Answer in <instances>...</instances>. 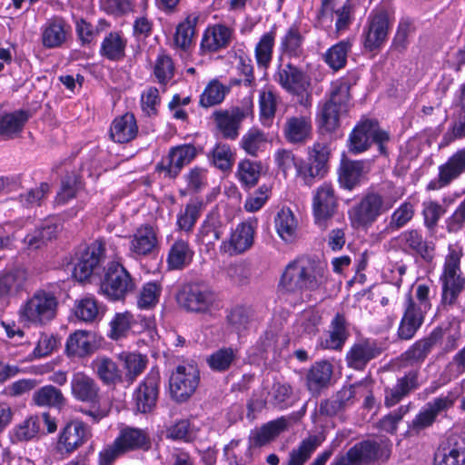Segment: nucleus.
Listing matches in <instances>:
<instances>
[{"label":"nucleus","instance_id":"obj_47","mask_svg":"<svg viewBox=\"0 0 465 465\" xmlns=\"http://www.w3.org/2000/svg\"><path fill=\"white\" fill-rule=\"evenodd\" d=\"M278 235L286 242H292L297 235V220L290 208H282L274 217Z\"/></svg>","mask_w":465,"mask_h":465},{"label":"nucleus","instance_id":"obj_59","mask_svg":"<svg viewBox=\"0 0 465 465\" xmlns=\"http://www.w3.org/2000/svg\"><path fill=\"white\" fill-rule=\"evenodd\" d=\"M262 170L261 162L245 159L240 162L237 175L242 186L252 188L257 184Z\"/></svg>","mask_w":465,"mask_h":465},{"label":"nucleus","instance_id":"obj_5","mask_svg":"<svg viewBox=\"0 0 465 465\" xmlns=\"http://www.w3.org/2000/svg\"><path fill=\"white\" fill-rule=\"evenodd\" d=\"M390 455L387 440H365L355 443L346 453L337 455L331 465H371L386 461Z\"/></svg>","mask_w":465,"mask_h":465},{"label":"nucleus","instance_id":"obj_10","mask_svg":"<svg viewBox=\"0 0 465 465\" xmlns=\"http://www.w3.org/2000/svg\"><path fill=\"white\" fill-rule=\"evenodd\" d=\"M134 282L129 272L118 262H111L101 281V292L112 301H119L134 290Z\"/></svg>","mask_w":465,"mask_h":465},{"label":"nucleus","instance_id":"obj_53","mask_svg":"<svg viewBox=\"0 0 465 465\" xmlns=\"http://www.w3.org/2000/svg\"><path fill=\"white\" fill-rule=\"evenodd\" d=\"M204 208L203 202L200 199L191 200L177 215L176 225L181 231L192 232L197 220Z\"/></svg>","mask_w":465,"mask_h":465},{"label":"nucleus","instance_id":"obj_46","mask_svg":"<svg viewBox=\"0 0 465 465\" xmlns=\"http://www.w3.org/2000/svg\"><path fill=\"white\" fill-rule=\"evenodd\" d=\"M137 322V318L128 311L116 312L109 322L108 337L114 341L125 338Z\"/></svg>","mask_w":465,"mask_h":465},{"label":"nucleus","instance_id":"obj_61","mask_svg":"<svg viewBox=\"0 0 465 465\" xmlns=\"http://www.w3.org/2000/svg\"><path fill=\"white\" fill-rule=\"evenodd\" d=\"M236 359V350L231 347H223L213 352L207 358V363L213 371L223 372L229 370Z\"/></svg>","mask_w":465,"mask_h":465},{"label":"nucleus","instance_id":"obj_62","mask_svg":"<svg viewBox=\"0 0 465 465\" xmlns=\"http://www.w3.org/2000/svg\"><path fill=\"white\" fill-rule=\"evenodd\" d=\"M303 36L296 25H292L282 37L281 50L289 56L298 57L302 53Z\"/></svg>","mask_w":465,"mask_h":465},{"label":"nucleus","instance_id":"obj_55","mask_svg":"<svg viewBox=\"0 0 465 465\" xmlns=\"http://www.w3.org/2000/svg\"><path fill=\"white\" fill-rule=\"evenodd\" d=\"M40 431V418L30 416L16 424L10 431V438L13 443L29 441L37 437Z\"/></svg>","mask_w":465,"mask_h":465},{"label":"nucleus","instance_id":"obj_54","mask_svg":"<svg viewBox=\"0 0 465 465\" xmlns=\"http://www.w3.org/2000/svg\"><path fill=\"white\" fill-rule=\"evenodd\" d=\"M352 43L349 39L341 40L331 46L323 55L324 62L334 71L345 67L348 54L351 52Z\"/></svg>","mask_w":465,"mask_h":465},{"label":"nucleus","instance_id":"obj_15","mask_svg":"<svg viewBox=\"0 0 465 465\" xmlns=\"http://www.w3.org/2000/svg\"><path fill=\"white\" fill-rule=\"evenodd\" d=\"M338 201L334 188L331 183H324L317 188L312 198V213L315 223L326 228L327 223L335 214Z\"/></svg>","mask_w":465,"mask_h":465},{"label":"nucleus","instance_id":"obj_29","mask_svg":"<svg viewBox=\"0 0 465 465\" xmlns=\"http://www.w3.org/2000/svg\"><path fill=\"white\" fill-rule=\"evenodd\" d=\"M233 37V30L227 25L218 24L208 27L201 41V49L206 53H216L227 48Z\"/></svg>","mask_w":465,"mask_h":465},{"label":"nucleus","instance_id":"obj_25","mask_svg":"<svg viewBox=\"0 0 465 465\" xmlns=\"http://www.w3.org/2000/svg\"><path fill=\"white\" fill-rule=\"evenodd\" d=\"M114 441L123 453L134 450L147 451L152 446L151 438L146 430L128 426L120 430Z\"/></svg>","mask_w":465,"mask_h":465},{"label":"nucleus","instance_id":"obj_9","mask_svg":"<svg viewBox=\"0 0 465 465\" xmlns=\"http://www.w3.org/2000/svg\"><path fill=\"white\" fill-rule=\"evenodd\" d=\"M177 302L182 308L189 312L213 314L220 309L216 294L208 287L190 283L179 292Z\"/></svg>","mask_w":465,"mask_h":465},{"label":"nucleus","instance_id":"obj_42","mask_svg":"<svg viewBox=\"0 0 465 465\" xmlns=\"http://www.w3.org/2000/svg\"><path fill=\"white\" fill-rule=\"evenodd\" d=\"M92 367L100 381L107 386L122 381V371L117 364L108 357H98L92 361Z\"/></svg>","mask_w":465,"mask_h":465},{"label":"nucleus","instance_id":"obj_24","mask_svg":"<svg viewBox=\"0 0 465 465\" xmlns=\"http://www.w3.org/2000/svg\"><path fill=\"white\" fill-rule=\"evenodd\" d=\"M381 353V349L372 340H361L355 342L346 354L349 367L361 371L373 359Z\"/></svg>","mask_w":465,"mask_h":465},{"label":"nucleus","instance_id":"obj_45","mask_svg":"<svg viewBox=\"0 0 465 465\" xmlns=\"http://www.w3.org/2000/svg\"><path fill=\"white\" fill-rule=\"evenodd\" d=\"M332 375V366L326 361L315 362L308 371L306 380L308 389L318 392L326 387Z\"/></svg>","mask_w":465,"mask_h":465},{"label":"nucleus","instance_id":"obj_19","mask_svg":"<svg viewBox=\"0 0 465 465\" xmlns=\"http://www.w3.org/2000/svg\"><path fill=\"white\" fill-rule=\"evenodd\" d=\"M401 250L410 255H417L426 262H431L434 257V245L429 242L418 229H409L401 232L396 238Z\"/></svg>","mask_w":465,"mask_h":465},{"label":"nucleus","instance_id":"obj_11","mask_svg":"<svg viewBox=\"0 0 465 465\" xmlns=\"http://www.w3.org/2000/svg\"><path fill=\"white\" fill-rule=\"evenodd\" d=\"M105 242L97 239L88 245L77 257L74 266L73 276L76 281L84 282L100 273L104 261Z\"/></svg>","mask_w":465,"mask_h":465},{"label":"nucleus","instance_id":"obj_7","mask_svg":"<svg viewBox=\"0 0 465 465\" xmlns=\"http://www.w3.org/2000/svg\"><path fill=\"white\" fill-rule=\"evenodd\" d=\"M57 305V299L53 293L37 291L21 305L19 320L26 324H45L55 317Z\"/></svg>","mask_w":465,"mask_h":465},{"label":"nucleus","instance_id":"obj_60","mask_svg":"<svg viewBox=\"0 0 465 465\" xmlns=\"http://www.w3.org/2000/svg\"><path fill=\"white\" fill-rule=\"evenodd\" d=\"M434 345L430 335L414 342L403 354V360L411 365L420 364L430 354Z\"/></svg>","mask_w":465,"mask_h":465},{"label":"nucleus","instance_id":"obj_39","mask_svg":"<svg viewBox=\"0 0 465 465\" xmlns=\"http://www.w3.org/2000/svg\"><path fill=\"white\" fill-rule=\"evenodd\" d=\"M193 254L194 252L187 241L177 239L168 252L166 260L168 267L172 270H183L191 263Z\"/></svg>","mask_w":465,"mask_h":465},{"label":"nucleus","instance_id":"obj_48","mask_svg":"<svg viewBox=\"0 0 465 465\" xmlns=\"http://www.w3.org/2000/svg\"><path fill=\"white\" fill-rule=\"evenodd\" d=\"M430 337L434 347L441 344L445 351H450L457 347L458 341L460 338V331L458 326L447 323L433 329L430 333Z\"/></svg>","mask_w":465,"mask_h":465},{"label":"nucleus","instance_id":"obj_16","mask_svg":"<svg viewBox=\"0 0 465 465\" xmlns=\"http://www.w3.org/2000/svg\"><path fill=\"white\" fill-rule=\"evenodd\" d=\"M438 176L427 185L428 191H437L450 185L465 173V147L457 150L438 168Z\"/></svg>","mask_w":465,"mask_h":465},{"label":"nucleus","instance_id":"obj_57","mask_svg":"<svg viewBox=\"0 0 465 465\" xmlns=\"http://www.w3.org/2000/svg\"><path fill=\"white\" fill-rule=\"evenodd\" d=\"M33 402L39 407H57L64 404L65 399L61 391L53 385H45L33 394Z\"/></svg>","mask_w":465,"mask_h":465},{"label":"nucleus","instance_id":"obj_12","mask_svg":"<svg viewBox=\"0 0 465 465\" xmlns=\"http://www.w3.org/2000/svg\"><path fill=\"white\" fill-rule=\"evenodd\" d=\"M392 21L384 9L372 11L363 29V45L369 51H377L386 43Z\"/></svg>","mask_w":465,"mask_h":465},{"label":"nucleus","instance_id":"obj_37","mask_svg":"<svg viewBox=\"0 0 465 465\" xmlns=\"http://www.w3.org/2000/svg\"><path fill=\"white\" fill-rule=\"evenodd\" d=\"M94 337L91 331L78 330L70 334L66 341V352L69 356L84 358L94 351Z\"/></svg>","mask_w":465,"mask_h":465},{"label":"nucleus","instance_id":"obj_27","mask_svg":"<svg viewBox=\"0 0 465 465\" xmlns=\"http://www.w3.org/2000/svg\"><path fill=\"white\" fill-rule=\"evenodd\" d=\"M419 372L411 371L404 376L399 378L394 385L384 389V405L391 408L398 404L403 398L412 391L419 388Z\"/></svg>","mask_w":465,"mask_h":465},{"label":"nucleus","instance_id":"obj_31","mask_svg":"<svg viewBox=\"0 0 465 465\" xmlns=\"http://www.w3.org/2000/svg\"><path fill=\"white\" fill-rule=\"evenodd\" d=\"M274 79L283 89L292 94L304 91L308 85L304 73L290 63L279 66Z\"/></svg>","mask_w":465,"mask_h":465},{"label":"nucleus","instance_id":"obj_52","mask_svg":"<svg viewBox=\"0 0 465 465\" xmlns=\"http://www.w3.org/2000/svg\"><path fill=\"white\" fill-rule=\"evenodd\" d=\"M424 321V314L404 307L402 318L398 328V337L401 340L408 341L414 337Z\"/></svg>","mask_w":465,"mask_h":465},{"label":"nucleus","instance_id":"obj_30","mask_svg":"<svg viewBox=\"0 0 465 465\" xmlns=\"http://www.w3.org/2000/svg\"><path fill=\"white\" fill-rule=\"evenodd\" d=\"M157 234L150 225L139 227L130 237L129 250L133 257L148 256L156 249Z\"/></svg>","mask_w":465,"mask_h":465},{"label":"nucleus","instance_id":"obj_36","mask_svg":"<svg viewBox=\"0 0 465 465\" xmlns=\"http://www.w3.org/2000/svg\"><path fill=\"white\" fill-rule=\"evenodd\" d=\"M227 230V222L217 212H211L201 224L198 236L204 244H213Z\"/></svg>","mask_w":465,"mask_h":465},{"label":"nucleus","instance_id":"obj_49","mask_svg":"<svg viewBox=\"0 0 465 465\" xmlns=\"http://www.w3.org/2000/svg\"><path fill=\"white\" fill-rule=\"evenodd\" d=\"M104 313V305L94 296H85L75 302L74 314L82 322H94Z\"/></svg>","mask_w":465,"mask_h":465},{"label":"nucleus","instance_id":"obj_35","mask_svg":"<svg viewBox=\"0 0 465 465\" xmlns=\"http://www.w3.org/2000/svg\"><path fill=\"white\" fill-rule=\"evenodd\" d=\"M137 134L138 125L136 119L130 113L116 117L110 126V137L115 143H129L136 137Z\"/></svg>","mask_w":465,"mask_h":465},{"label":"nucleus","instance_id":"obj_18","mask_svg":"<svg viewBox=\"0 0 465 465\" xmlns=\"http://www.w3.org/2000/svg\"><path fill=\"white\" fill-rule=\"evenodd\" d=\"M197 155V150L193 144L184 143L172 147L166 158L163 159L156 166L159 172H164L165 176L175 178Z\"/></svg>","mask_w":465,"mask_h":465},{"label":"nucleus","instance_id":"obj_50","mask_svg":"<svg viewBox=\"0 0 465 465\" xmlns=\"http://www.w3.org/2000/svg\"><path fill=\"white\" fill-rule=\"evenodd\" d=\"M287 427L286 420L283 418L269 421L259 430L253 431L250 437L252 444L255 447H262L274 440Z\"/></svg>","mask_w":465,"mask_h":465},{"label":"nucleus","instance_id":"obj_43","mask_svg":"<svg viewBox=\"0 0 465 465\" xmlns=\"http://www.w3.org/2000/svg\"><path fill=\"white\" fill-rule=\"evenodd\" d=\"M198 19V15L191 14L177 25L173 36V43L177 48L183 51L190 49L195 37Z\"/></svg>","mask_w":465,"mask_h":465},{"label":"nucleus","instance_id":"obj_28","mask_svg":"<svg viewBox=\"0 0 465 465\" xmlns=\"http://www.w3.org/2000/svg\"><path fill=\"white\" fill-rule=\"evenodd\" d=\"M28 272L24 268H14L0 272V302L17 296L26 290Z\"/></svg>","mask_w":465,"mask_h":465},{"label":"nucleus","instance_id":"obj_32","mask_svg":"<svg viewBox=\"0 0 465 465\" xmlns=\"http://www.w3.org/2000/svg\"><path fill=\"white\" fill-rule=\"evenodd\" d=\"M246 114L239 107L229 111L213 113V118L218 130L223 136L229 140H235L239 135V129Z\"/></svg>","mask_w":465,"mask_h":465},{"label":"nucleus","instance_id":"obj_17","mask_svg":"<svg viewBox=\"0 0 465 465\" xmlns=\"http://www.w3.org/2000/svg\"><path fill=\"white\" fill-rule=\"evenodd\" d=\"M72 397L76 401L87 403L92 407L99 406L101 389L97 381L84 371H75L70 380Z\"/></svg>","mask_w":465,"mask_h":465},{"label":"nucleus","instance_id":"obj_63","mask_svg":"<svg viewBox=\"0 0 465 465\" xmlns=\"http://www.w3.org/2000/svg\"><path fill=\"white\" fill-rule=\"evenodd\" d=\"M322 317L313 311H304L297 319L295 331L300 336H313L319 331Z\"/></svg>","mask_w":465,"mask_h":465},{"label":"nucleus","instance_id":"obj_56","mask_svg":"<svg viewBox=\"0 0 465 465\" xmlns=\"http://www.w3.org/2000/svg\"><path fill=\"white\" fill-rule=\"evenodd\" d=\"M267 143L268 138L266 134L263 131L253 127L249 129L242 135L240 144L247 154L256 157L259 153L265 150Z\"/></svg>","mask_w":465,"mask_h":465},{"label":"nucleus","instance_id":"obj_58","mask_svg":"<svg viewBox=\"0 0 465 465\" xmlns=\"http://www.w3.org/2000/svg\"><path fill=\"white\" fill-rule=\"evenodd\" d=\"M229 90V87L223 85L218 80H212L202 93L199 104L204 108L220 104L224 100Z\"/></svg>","mask_w":465,"mask_h":465},{"label":"nucleus","instance_id":"obj_64","mask_svg":"<svg viewBox=\"0 0 465 465\" xmlns=\"http://www.w3.org/2000/svg\"><path fill=\"white\" fill-rule=\"evenodd\" d=\"M414 213V206L411 202L402 203L391 213L386 230L388 232L399 231L412 220Z\"/></svg>","mask_w":465,"mask_h":465},{"label":"nucleus","instance_id":"obj_26","mask_svg":"<svg viewBox=\"0 0 465 465\" xmlns=\"http://www.w3.org/2000/svg\"><path fill=\"white\" fill-rule=\"evenodd\" d=\"M88 439L86 426L78 420L65 425L59 435L57 449L61 452L72 453L82 446Z\"/></svg>","mask_w":465,"mask_h":465},{"label":"nucleus","instance_id":"obj_20","mask_svg":"<svg viewBox=\"0 0 465 465\" xmlns=\"http://www.w3.org/2000/svg\"><path fill=\"white\" fill-rule=\"evenodd\" d=\"M159 372L151 371L134 393L137 411L149 413L155 408L159 395Z\"/></svg>","mask_w":465,"mask_h":465},{"label":"nucleus","instance_id":"obj_22","mask_svg":"<svg viewBox=\"0 0 465 465\" xmlns=\"http://www.w3.org/2000/svg\"><path fill=\"white\" fill-rule=\"evenodd\" d=\"M71 33V26L60 16L48 19L41 27V42L45 48L62 47Z\"/></svg>","mask_w":465,"mask_h":465},{"label":"nucleus","instance_id":"obj_8","mask_svg":"<svg viewBox=\"0 0 465 465\" xmlns=\"http://www.w3.org/2000/svg\"><path fill=\"white\" fill-rule=\"evenodd\" d=\"M389 140V134L379 127L377 121L366 119L358 123L351 132L348 148L350 153L358 154L367 151L375 143L379 152L385 154V143Z\"/></svg>","mask_w":465,"mask_h":465},{"label":"nucleus","instance_id":"obj_23","mask_svg":"<svg viewBox=\"0 0 465 465\" xmlns=\"http://www.w3.org/2000/svg\"><path fill=\"white\" fill-rule=\"evenodd\" d=\"M254 232V228L251 223H239L232 232L230 238L222 242L221 251L230 255L246 252L253 244Z\"/></svg>","mask_w":465,"mask_h":465},{"label":"nucleus","instance_id":"obj_13","mask_svg":"<svg viewBox=\"0 0 465 465\" xmlns=\"http://www.w3.org/2000/svg\"><path fill=\"white\" fill-rule=\"evenodd\" d=\"M200 381L199 371L193 365H179L169 380L170 392L176 401H185L195 391Z\"/></svg>","mask_w":465,"mask_h":465},{"label":"nucleus","instance_id":"obj_21","mask_svg":"<svg viewBox=\"0 0 465 465\" xmlns=\"http://www.w3.org/2000/svg\"><path fill=\"white\" fill-rule=\"evenodd\" d=\"M282 130L284 138L289 143H306L312 135L311 113L287 117Z\"/></svg>","mask_w":465,"mask_h":465},{"label":"nucleus","instance_id":"obj_44","mask_svg":"<svg viewBox=\"0 0 465 465\" xmlns=\"http://www.w3.org/2000/svg\"><path fill=\"white\" fill-rule=\"evenodd\" d=\"M126 45V39L120 33L110 32L101 44L100 54L110 61H121L125 56Z\"/></svg>","mask_w":465,"mask_h":465},{"label":"nucleus","instance_id":"obj_14","mask_svg":"<svg viewBox=\"0 0 465 465\" xmlns=\"http://www.w3.org/2000/svg\"><path fill=\"white\" fill-rule=\"evenodd\" d=\"M433 465H465V432L450 433L440 443Z\"/></svg>","mask_w":465,"mask_h":465},{"label":"nucleus","instance_id":"obj_2","mask_svg":"<svg viewBox=\"0 0 465 465\" xmlns=\"http://www.w3.org/2000/svg\"><path fill=\"white\" fill-rule=\"evenodd\" d=\"M327 268L315 259L302 256L290 262L284 268L279 287L287 293L313 292L326 283Z\"/></svg>","mask_w":465,"mask_h":465},{"label":"nucleus","instance_id":"obj_40","mask_svg":"<svg viewBox=\"0 0 465 465\" xmlns=\"http://www.w3.org/2000/svg\"><path fill=\"white\" fill-rule=\"evenodd\" d=\"M363 169V161L342 159L338 170V179L341 186L348 190H352L360 183Z\"/></svg>","mask_w":465,"mask_h":465},{"label":"nucleus","instance_id":"obj_38","mask_svg":"<svg viewBox=\"0 0 465 465\" xmlns=\"http://www.w3.org/2000/svg\"><path fill=\"white\" fill-rule=\"evenodd\" d=\"M347 321L343 314L336 313L331 322L328 337L322 341L325 349L341 350L349 337Z\"/></svg>","mask_w":465,"mask_h":465},{"label":"nucleus","instance_id":"obj_34","mask_svg":"<svg viewBox=\"0 0 465 465\" xmlns=\"http://www.w3.org/2000/svg\"><path fill=\"white\" fill-rule=\"evenodd\" d=\"M30 118V113L26 110H16L0 115V136L4 140L18 137Z\"/></svg>","mask_w":465,"mask_h":465},{"label":"nucleus","instance_id":"obj_4","mask_svg":"<svg viewBox=\"0 0 465 465\" xmlns=\"http://www.w3.org/2000/svg\"><path fill=\"white\" fill-rule=\"evenodd\" d=\"M351 84L348 81L339 79L331 84L330 98L321 111L322 126L327 132L336 131L341 124V118L345 116L351 106L350 94Z\"/></svg>","mask_w":465,"mask_h":465},{"label":"nucleus","instance_id":"obj_6","mask_svg":"<svg viewBox=\"0 0 465 465\" xmlns=\"http://www.w3.org/2000/svg\"><path fill=\"white\" fill-rule=\"evenodd\" d=\"M395 200L378 193H367L348 212L350 221L355 228H369L384 213L391 210Z\"/></svg>","mask_w":465,"mask_h":465},{"label":"nucleus","instance_id":"obj_1","mask_svg":"<svg viewBox=\"0 0 465 465\" xmlns=\"http://www.w3.org/2000/svg\"><path fill=\"white\" fill-rule=\"evenodd\" d=\"M330 155L331 149L328 143L315 142L308 147L306 160L296 159L291 151L279 150L275 154V162L284 174L294 167L297 178L304 184L312 186L328 173Z\"/></svg>","mask_w":465,"mask_h":465},{"label":"nucleus","instance_id":"obj_41","mask_svg":"<svg viewBox=\"0 0 465 465\" xmlns=\"http://www.w3.org/2000/svg\"><path fill=\"white\" fill-rule=\"evenodd\" d=\"M276 25L260 37L254 47V56L259 68L267 69L272 60L276 39Z\"/></svg>","mask_w":465,"mask_h":465},{"label":"nucleus","instance_id":"obj_33","mask_svg":"<svg viewBox=\"0 0 465 465\" xmlns=\"http://www.w3.org/2000/svg\"><path fill=\"white\" fill-rule=\"evenodd\" d=\"M61 230V223L54 219H51L27 233L23 238V242L27 249L37 250L45 245L48 241L55 238Z\"/></svg>","mask_w":465,"mask_h":465},{"label":"nucleus","instance_id":"obj_51","mask_svg":"<svg viewBox=\"0 0 465 465\" xmlns=\"http://www.w3.org/2000/svg\"><path fill=\"white\" fill-rule=\"evenodd\" d=\"M322 442V440L318 435H311L304 439L297 448L290 451L286 465H304Z\"/></svg>","mask_w":465,"mask_h":465},{"label":"nucleus","instance_id":"obj_3","mask_svg":"<svg viewBox=\"0 0 465 465\" xmlns=\"http://www.w3.org/2000/svg\"><path fill=\"white\" fill-rule=\"evenodd\" d=\"M462 249L457 244L450 245L445 257L443 271L440 277L441 282L440 302L445 308L457 304L460 293L465 289V278L460 270Z\"/></svg>","mask_w":465,"mask_h":465}]
</instances>
